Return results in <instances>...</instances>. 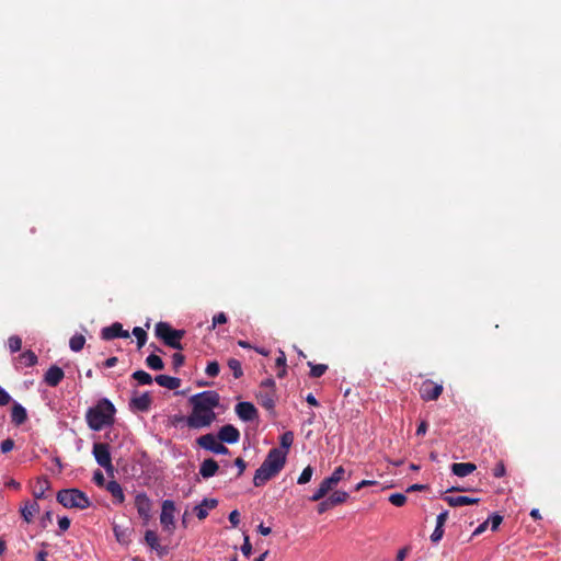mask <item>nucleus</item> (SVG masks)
Returning a JSON list of instances; mask_svg holds the SVG:
<instances>
[{"instance_id":"nucleus-1","label":"nucleus","mask_w":561,"mask_h":561,"mask_svg":"<svg viewBox=\"0 0 561 561\" xmlns=\"http://www.w3.org/2000/svg\"><path fill=\"white\" fill-rule=\"evenodd\" d=\"M220 396L214 390H206L190 398L192 412L186 417L190 428L208 427L216 420L214 409L219 407Z\"/></svg>"},{"instance_id":"nucleus-2","label":"nucleus","mask_w":561,"mask_h":561,"mask_svg":"<svg viewBox=\"0 0 561 561\" xmlns=\"http://www.w3.org/2000/svg\"><path fill=\"white\" fill-rule=\"evenodd\" d=\"M287 453L282 448L270 449L266 458L259 469H256L253 477V484L255 486L264 485L268 480L276 477L286 463Z\"/></svg>"},{"instance_id":"nucleus-3","label":"nucleus","mask_w":561,"mask_h":561,"mask_svg":"<svg viewBox=\"0 0 561 561\" xmlns=\"http://www.w3.org/2000/svg\"><path fill=\"white\" fill-rule=\"evenodd\" d=\"M115 413L114 404L108 399L103 398L94 407L88 409L85 421L92 431H101L114 423Z\"/></svg>"},{"instance_id":"nucleus-4","label":"nucleus","mask_w":561,"mask_h":561,"mask_svg":"<svg viewBox=\"0 0 561 561\" xmlns=\"http://www.w3.org/2000/svg\"><path fill=\"white\" fill-rule=\"evenodd\" d=\"M56 499L66 508L85 510L91 505L87 494L79 489L60 490Z\"/></svg>"},{"instance_id":"nucleus-5","label":"nucleus","mask_w":561,"mask_h":561,"mask_svg":"<svg viewBox=\"0 0 561 561\" xmlns=\"http://www.w3.org/2000/svg\"><path fill=\"white\" fill-rule=\"evenodd\" d=\"M156 336L160 339L167 346L182 351L184 347L181 343L185 334L184 330H175L167 322H158L154 328Z\"/></svg>"},{"instance_id":"nucleus-6","label":"nucleus","mask_w":561,"mask_h":561,"mask_svg":"<svg viewBox=\"0 0 561 561\" xmlns=\"http://www.w3.org/2000/svg\"><path fill=\"white\" fill-rule=\"evenodd\" d=\"M256 399L265 410L274 412L277 399L276 383L274 379L267 378L261 382L259 392L256 393Z\"/></svg>"},{"instance_id":"nucleus-7","label":"nucleus","mask_w":561,"mask_h":561,"mask_svg":"<svg viewBox=\"0 0 561 561\" xmlns=\"http://www.w3.org/2000/svg\"><path fill=\"white\" fill-rule=\"evenodd\" d=\"M92 454L99 466L105 469L107 474H113L114 466L110 453V446L106 443H94Z\"/></svg>"},{"instance_id":"nucleus-8","label":"nucleus","mask_w":561,"mask_h":561,"mask_svg":"<svg viewBox=\"0 0 561 561\" xmlns=\"http://www.w3.org/2000/svg\"><path fill=\"white\" fill-rule=\"evenodd\" d=\"M197 444L199 447L209 450L211 453L218 455H227L229 454V449L219 442L218 436L214 434H205L197 438Z\"/></svg>"},{"instance_id":"nucleus-9","label":"nucleus","mask_w":561,"mask_h":561,"mask_svg":"<svg viewBox=\"0 0 561 561\" xmlns=\"http://www.w3.org/2000/svg\"><path fill=\"white\" fill-rule=\"evenodd\" d=\"M174 512H175L174 502L171 500L163 501L161 515H160V523H161L163 529L170 534H172L175 528Z\"/></svg>"},{"instance_id":"nucleus-10","label":"nucleus","mask_w":561,"mask_h":561,"mask_svg":"<svg viewBox=\"0 0 561 561\" xmlns=\"http://www.w3.org/2000/svg\"><path fill=\"white\" fill-rule=\"evenodd\" d=\"M419 392L422 400L435 401L443 393V385L426 379L421 383Z\"/></svg>"},{"instance_id":"nucleus-11","label":"nucleus","mask_w":561,"mask_h":561,"mask_svg":"<svg viewBox=\"0 0 561 561\" xmlns=\"http://www.w3.org/2000/svg\"><path fill=\"white\" fill-rule=\"evenodd\" d=\"M135 506L138 515L148 523L151 518L152 503L146 493H138L135 497Z\"/></svg>"},{"instance_id":"nucleus-12","label":"nucleus","mask_w":561,"mask_h":561,"mask_svg":"<svg viewBox=\"0 0 561 561\" xmlns=\"http://www.w3.org/2000/svg\"><path fill=\"white\" fill-rule=\"evenodd\" d=\"M101 337L105 341H111L117 337L128 339L129 332L123 329L122 323L114 322L102 329Z\"/></svg>"},{"instance_id":"nucleus-13","label":"nucleus","mask_w":561,"mask_h":561,"mask_svg":"<svg viewBox=\"0 0 561 561\" xmlns=\"http://www.w3.org/2000/svg\"><path fill=\"white\" fill-rule=\"evenodd\" d=\"M145 542L151 550L156 551L159 557H164L169 553V547L160 543L159 537L153 530H147L145 533Z\"/></svg>"},{"instance_id":"nucleus-14","label":"nucleus","mask_w":561,"mask_h":561,"mask_svg":"<svg viewBox=\"0 0 561 561\" xmlns=\"http://www.w3.org/2000/svg\"><path fill=\"white\" fill-rule=\"evenodd\" d=\"M237 415L245 422L257 419L259 413L254 404L251 402H240L236 405Z\"/></svg>"},{"instance_id":"nucleus-15","label":"nucleus","mask_w":561,"mask_h":561,"mask_svg":"<svg viewBox=\"0 0 561 561\" xmlns=\"http://www.w3.org/2000/svg\"><path fill=\"white\" fill-rule=\"evenodd\" d=\"M218 439L224 443L234 444L240 438V432L231 424L224 425L218 432Z\"/></svg>"},{"instance_id":"nucleus-16","label":"nucleus","mask_w":561,"mask_h":561,"mask_svg":"<svg viewBox=\"0 0 561 561\" xmlns=\"http://www.w3.org/2000/svg\"><path fill=\"white\" fill-rule=\"evenodd\" d=\"M64 377H65L64 370L60 367L53 365L45 373L44 381L50 387H57L60 383V381L64 379Z\"/></svg>"},{"instance_id":"nucleus-17","label":"nucleus","mask_w":561,"mask_h":561,"mask_svg":"<svg viewBox=\"0 0 561 561\" xmlns=\"http://www.w3.org/2000/svg\"><path fill=\"white\" fill-rule=\"evenodd\" d=\"M152 403L149 392H144L140 396L133 397L129 407L134 410L146 412L150 409Z\"/></svg>"},{"instance_id":"nucleus-18","label":"nucleus","mask_w":561,"mask_h":561,"mask_svg":"<svg viewBox=\"0 0 561 561\" xmlns=\"http://www.w3.org/2000/svg\"><path fill=\"white\" fill-rule=\"evenodd\" d=\"M218 501L215 499H204L201 504L194 507V512L198 519H205L208 516V511L215 508Z\"/></svg>"},{"instance_id":"nucleus-19","label":"nucleus","mask_w":561,"mask_h":561,"mask_svg":"<svg viewBox=\"0 0 561 561\" xmlns=\"http://www.w3.org/2000/svg\"><path fill=\"white\" fill-rule=\"evenodd\" d=\"M444 500L451 507H458V506H465V505H473V504H478L479 501H480V499H478V497H469V496H466V495L445 496Z\"/></svg>"},{"instance_id":"nucleus-20","label":"nucleus","mask_w":561,"mask_h":561,"mask_svg":"<svg viewBox=\"0 0 561 561\" xmlns=\"http://www.w3.org/2000/svg\"><path fill=\"white\" fill-rule=\"evenodd\" d=\"M218 469H219V466H218L217 461L214 460L213 458H208L202 462L201 468H199V474L204 479H208V478L214 477L216 474V472L218 471Z\"/></svg>"},{"instance_id":"nucleus-21","label":"nucleus","mask_w":561,"mask_h":561,"mask_svg":"<svg viewBox=\"0 0 561 561\" xmlns=\"http://www.w3.org/2000/svg\"><path fill=\"white\" fill-rule=\"evenodd\" d=\"M27 420V412L24 407H22L20 403H14L11 410V422L20 426L24 424Z\"/></svg>"},{"instance_id":"nucleus-22","label":"nucleus","mask_w":561,"mask_h":561,"mask_svg":"<svg viewBox=\"0 0 561 561\" xmlns=\"http://www.w3.org/2000/svg\"><path fill=\"white\" fill-rule=\"evenodd\" d=\"M22 518L26 523H31L35 516L39 512V505L35 501H26L24 506L20 510Z\"/></svg>"},{"instance_id":"nucleus-23","label":"nucleus","mask_w":561,"mask_h":561,"mask_svg":"<svg viewBox=\"0 0 561 561\" xmlns=\"http://www.w3.org/2000/svg\"><path fill=\"white\" fill-rule=\"evenodd\" d=\"M345 470L342 466H339L334 469L333 473L322 480V484L329 490H333V488L343 479Z\"/></svg>"},{"instance_id":"nucleus-24","label":"nucleus","mask_w":561,"mask_h":561,"mask_svg":"<svg viewBox=\"0 0 561 561\" xmlns=\"http://www.w3.org/2000/svg\"><path fill=\"white\" fill-rule=\"evenodd\" d=\"M154 381L167 389L175 390L181 386V379L176 377H171L168 375H158L154 377Z\"/></svg>"},{"instance_id":"nucleus-25","label":"nucleus","mask_w":561,"mask_h":561,"mask_svg":"<svg viewBox=\"0 0 561 561\" xmlns=\"http://www.w3.org/2000/svg\"><path fill=\"white\" fill-rule=\"evenodd\" d=\"M476 465L471 462H455L451 465V472L457 477H467L476 470Z\"/></svg>"},{"instance_id":"nucleus-26","label":"nucleus","mask_w":561,"mask_h":561,"mask_svg":"<svg viewBox=\"0 0 561 561\" xmlns=\"http://www.w3.org/2000/svg\"><path fill=\"white\" fill-rule=\"evenodd\" d=\"M106 490L112 494V496L118 502V503H123L124 500H125V495H124V492H123V489L121 486V484L116 481H110L107 484H106Z\"/></svg>"},{"instance_id":"nucleus-27","label":"nucleus","mask_w":561,"mask_h":561,"mask_svg":"<svg viewBox=\"0 0 561 561\" xmlns=\"http://www.w3.org/2000/svg\"><path fill=\"white\" fill-rule=\"evenodd\" d=\"M146 365L150 368V369H153V370H162L164 368V363L163 360L161 359L160 356L156 355V354H150L147 358H146Z\"/></svg>"},{"instance_id":"nucleus-28","label":"nucleus","mask_w":561,"mask_h":561,"mask_svg":"<svg viewBox=\"0 0 561 561\" xmlns=\"http://www.w3.org/2000/svg\"><path fill=\"white\" fill-rule=\"evenodd\" d=\"M20 360L26 366V367H33L37 364V356L36 354L31 351V350H27L25 352H23L20 356H19Z\"/></svg>"},{"instance_id":"nucleus-29","label":"nucleus","mask_w":561,"mask_h":561,"mask_svg":"<svg viewBox=\"0 0 561 561\" xmlns=\"http://www.w3.org/2000/svg\"><path fill=\"white\" fill-rule=\"evenodd\" d=\"M228 367L231 369L233 377L239 379L243 376L241 362L237 358H229L227 362Z\"/></svg>"},{"instance_id":"nucleus-30","label":"nucleus","mask_w":561,"mask_h":561,"mask_svg":"<svg viewBox=\"0 0 561 561\" xmlns=\"http://www.w3.org/2000/svg\"><path fill=\"white\" fill-rule=\"evenodd\" d=\"M308 366L310 367V377L312 378H319L328 370V365L325 364H313L308 362Z\"/></svg>"},{"instance_id":"nucleus-31","label":"nucleus","mask_w":561,"mask_h":561,"mask_svg":"<svg viewBox=\"0 0 561 561\" xmlns=\"http://www.w3.org/2000/svg\"><path fill=\"white\" fill-rule=\"evenodd\" d=\"M348 497H350V495H348L347 492H345V491H335V492H333L329 496V500H330V503H332L333 506H336V505L345 503Z\"/></svg>"},{"instance_id":"nucleus-32","label":"nucleus","mask_w":561,"mask_h":561,"mask_svg":"<svg viewBox=\"0 0 561 561\" xmlns=\"http://www.w3.org/2000/svg\"><path fill=\"white\" fill-rule=\"evenodd\" d=\"M85 343V337L82 334L73 335L69 341V347L73 352H80Z\"/></svg>"},{"instance_id":"nucleus-33","label":"nucleus","mask_w":561,"mask_h":561,"mask_svg":"<svg viewBox=\"0 0 561 561\" xmlns=\"http://www.w3.org/2000/svg\"><path fill=\"white\" fill-rule=\"evenodd\" d=\"M131 377L138 381L139 385H150L152 382V377L145 370H136Z\"/></svg>"},{"instance_id":"nucleus-34","label":"nucleus","mask_w":561,"mask_h":561,"mask_svg":"<svg viewBox=\"0 0 561 561\" xmlns=\"http://www.w3.org/2000/svg\"><path fill=\"white\" fill-rule=\"evenodd\" d=\"M37 484L38 486L34 490L33 495L35 499H43L49 488V482L46 479H38Z\"/></svg>"},{"instance_id":"nucleus-35","label":"nucleus","mask_w":561,"mask_h":561,"mask_svg":"<svg viewBox=\"0 0 561 561\" xmlns=\"http://www.w3.org/2000/svg\"><path fill=\"white\" fill-rule=\"evenodd\" d=\"M8 346L11 353L20 352L22 348V340L18 335H11L8 339Z\"/></svg>"},{"instance_id":"nucleus-36","label":"nucleus","mask_w":561,"mask_h":561,"mask_svg":"<svg viewBox=\"0 0 561 561\" xmlns=\"http://www.w3.org/2000/svg\"><path fill=\"white\" fill-rule=\"evenodd\" d=\"M133 334L137 339L138 348H141L146 344V341H147L146 331L140 327H135L133 330Z\"/></svg>"},{"instance_id":"nucleus-37","label":"nucleus","mask_w":561,"mask_h":561,"mask_svg":"<svg viewBox=\"0 0 561 561\" xmlns=\"http://www.w3.org/2000/svg\"><path fill=\"white\" fill-rule=\"evenodd\" d=\"M294 443V434L293 432L288 431V432H285L282 436H280V446L282 448H284L283 450L287 453V450L291 447Z\"/></svg>"},{"instance_id":"nucleus-38","label":"nucleus","mask_w":561,"mask_h":561,"mask_svg":"<svg viewBox=\"0 0 561 561\" xmlns=\"http://www.w3.org/2000/svg\"><path fill=\"white\" fill-rule=\"evenodd\" d=\"M312 474H313V468L311 466H307L302 472L300 473L298 480H297V483L298 484H306L308 483L311 478H312Z\"/></svg>"},{"instance_id":"nucleus-39","label":"nucleus","mask_w":561,"mask_h":561,"mask_svg":"<svg viewBox=\"0 0 561 561\" xmlns=\"http://www.w3.org/2000/svg\"><path fill=\"white\" fill-rule=\"evenodd\" d=\"M389 502L394 506H403L407 503V496L403 493H393L389 496Z\"/></svg>"},{"instance_id":"nucleus-40","label":"nucleus","mask_w":561,"mask_h":561,"mask_svg":"<svg viewBox=\"0 0 561 561\" xmlns=\"http://www.w3.org/2000/svg\"><path fill=\"white\" fill-rule=\"evenodd\" d=\"M329 492L330 491L322 483H320L319 488L316 490V492L310 497V501L318 502V501L322 500Z\"/></svg>"},{"instance_id":"nucleus-41","label":"nucleus","mask_w":561,"mask_h":561,"mask_svg":"<svg viewBox=\"0 0 561 561\" xmlns=\"http://www.w3.org/2000/svg\"><path fill=\"white\" fill-rule=\"evenodd\" d=\"M220 371V367H219V364L218 362L216 360H213V362H209L207 364V367L205 369V373L209 376V377H217L218 374Z\"/></svg>"},{"instance_id":"nucleus-42","label":"nucleus","mask_w":561,"mask_h":561,"mask_svg":"<svg viewBox=\"0 0 561 561\" xmlns=\"http://www.w3.org/2000/svg\"><path fill=\"white\" fill-rule=\"evenodd\" d=\"M184 362H185V357L182 353L178 352L172 355V364H173V368L175 370H178L181 366H183Z\"/></svg>"},{"instance_id":"nucleus-43","label":"nucleus","mask_w":561,"mask_h":561,"mask_svg":"<svg viewBox=\"0 0 561 561\" xmlns=\"http://www.w3.org/2000/svg\"><path fill=\"white\" fill-rule=\"evenodd\" d=\"M493 477L495 478H502L506 473L505 465L502 460H500L495 467L493 468Z\"/></svg>"},{"instance_id":"nucleus-44","label":"nucleus","mask_w":561,"mask_h":561,"mask_svg":"<svg viewBox=\"0 0 561 561\" xmlns=\"http://www.w3.org/2000/svg\"><path fill=\"white\" fill-rule=\"evenodd\" d=\"M227 321H228V318H227L226 313L225 312H219V313L214 316L210 329H215L216 325L224 324Z\"/></svg>"},{"instance_id":"nucleus-45","label":"nucleus","mask_w":561,"mask_h":561,"mask_svg":"<svg viewBox=\"0 0 561 561\" xmlns=\"http://www.w3.org/2000/svg\"><path fill=\"white\" fill-rule=\"evenodd\" d=\"M14 448V440L11 438H7L0 443V450L3 454L11 451Z\"/></svg>"},{"instance_id":"nucleus-46","label":"nucleus","mask_w":561,"mask_h":561,"mask_svg":"<svg viewBox=\"0 0 561 561\" xmlns=\"http://www.w3.org/2000/svg\"><path fill=\"white\" fill-rule=\"evenodd\" d=\"M443 536H444V527L436 525L434 531L431 535V540L434 543H437L443 538Z\"/></svg>"},{"instance_id":"nucleus-47","label":"nucleus","mask_w":561,"mask_h":561,"mask_svg":"<svg viewBox=\"0 0 561 561\" xmlns=\"http://www.w3.org/2000/svg\"><path fill=\"white\" fill-rule=\"evenodd\" d=\"M241 551L245 557H250L252 553V545L250 542L249 536H244L243 545L241 546Z\"/></svg>"},{"instance_id":"nucleus-48","label":"nucleus","mask_w":561,"mask_h":561,"mask_svg":"<svg viewBox=\"0 0 561 561\" xmlns=\"http://www.w3.org/2000/svg\"><path fill=\"white\" fill-rule=\"evenodd\" d=\"M488 520L491 522V529L494 531L503 522V517L499 514H493Z\"/></svg>"},{"instance_id":"nucleus-49","label":"nucleus","mask_w":561,"mask_h":561,"mask_svg":"<svg viewBox=\"0 0 561 561\" xmlns=\"http://www.w3.org/2000/svg\"><path fill=\"white\" fill-rule=\"evenodd\" d=\"M331 507H333L332 503H330V500L329 497L322 502L319 503L318 507H317V511L319 514H323L324 512H327L328 510H330Z\"/></svg>"},{"instance_id":"nucleus-50","label":"nucleus","mask_w":561,"mask_h":561,"mask_svg":"<svg viewBox=\"0 0 561 561\" xmlns=\"http://www.w3.org/2000/svg\"><path fill=\"white\" fill-rule=\"evenodd\" d=\"M12 400L11 396L2 388H0V407H4Z\"/></svg>"},{"instance_id":"nucleus-51","label":"nucleus","mask_w":561,"mask_h":561,"mask_svg":"<svg viewBox=\"0 0 561 561\" xmlns=\"http://www.w3.org/2000/svg\"><path fill=\"white\" fill-rule=\"evenodd\" d=\"M229 522L233 527H237L240 523V513L237 510H233L229 514Z\"/></svg>"},{"instance_id":"nucleus-52","label":"nucleus","mask_w":561,"mask_h":561,"mask_svg":"<svg viewBox=\"0 0 561 561\" xmlns=\"http://www.w3.org/2000/svg\"><path fill=\"white\" fill-rule=\"evenodd\" d=\"M410 550H411L410 546H405L402 549H400L397 553L396 561H404V559L409 554Z\"/></svg>"},{"instance_id":"nucleus-53","label":"nucleus","mask_w":561,"mask_h":561,"mask_svg":"<svg viewBox=\"0 0 561 561\" xmlns=\"http://www.w3.org/2000/svg\"><path fill=\"white\" fill-rule=\"evenodd\" d=\"M58 526L61 531L68 530V528L70 527V519L66 516L60 517L58 519Z\"/></svg>"},{"instance_id":"nucleus-54","label":"nucleus","mask_w":561,"mask_h":561,"mask_svg":"<svg viewBox=\"0 0 561 561\" xmlns=\"http://www.w3.org/2000/svg\"><path fill=\"white\" fill-rule=\"evenodd\" d=\"M234 465L238 467V477H240L244 472L247 463L242 458L238 457L234 460Z\"/></svg>"},{"instance_id":"nucleus-55","label":"nucleus","mask_w":561,"mask_h":561,"mask_svg":"<svg viewBox=\"0 0 561 561\" xmlns=\"http://www.w3.org/2000/svg\"><path fill=\"white\" fill-rule=\"evenodd\" d=\"M93 480L99 486H103L105 483L104 476L100 470L94 472Z\"/></svg>"},{"instance_id":"nucleus-56","label":"nucleus","mask_w":561,"mask_h":561,"mask_svg":"<svg viewBox=\"0 0 561 561\" xmlns=\"http://www.w3.org/2000/svg\"><path fill=\"white\" fill-rule=\"evenodd\" d=\"M448 518V511H444L442 512L440 514L437 515V518H436V525L437 526H443L445 525L446 520Z\"/></svg>"},{"instance_id":"nucleus-57","label":"nucleus","mask_w":561,"mask_h":561,"mask_svg":"<svg viewBox=\"0 0 561 561\" xmlns=\"http://www.w3.org/2000/svg\"><path fill=\"white\" fill-rule=\"evenodd\" d=\"M277 367H286V356L283 351H279V355L275 360Z\"/></svg>"},{"instance_id":"nucleus-58","label":"nucleus","mask_w":561,"mask_h":561,"mask_svg":"<svg viewBox=\"0 0 561 561\" xmlns=\"http://www.w3.org/2000/svg\"><path fill=\"white\" fill-rule=\"evenodd\" d=\"M427 427H428V425H427L426 421H422L416 428V435L417 436L425 435Z\"/></svg>"},{"instance_id":"nucleus-59","label":"nucleus","mask_w":561,"mask_h":561,"mask_svg":"<svg viewBox=\"0 0 561 561\" xmlns=\"http://www.w3.org/2000/svg\"><path fill=\"white\" fill-rule=\"evenodd\" d=\"M377 484L376 481H373V480H363L360 481L359 483H357V485L355 486V490L356 491H359L360 489L365 488V486H369V485H375Z\"/></svg>"},{"instance_id":"nucleus-60","label":"nucleus","mask_w":561,"mask_h":561,"mask_svg":"<svg viewBox=\"0 0 561 561\" xmlns=\"http://www.w3.org/2000/svg\"><path fill=\"white\" fill-rule=\"evenodd\" d=\"M489 525V520H485L483 522L482 524H480L476 530L473 531L472 536H479L481 535L483 531H485L486 527Z\"/></svg>"},{"instance_id":"nucleus-61","label":"nucleus","mask_w":561,"mask_h":561,"mask_svg":"<svg viewBox=\"0 0 561 561\" xmlns=\"http://www.w3.org/2000/svg\"><path fill=\"white\" fill-rule=\"evenodd\" d=\"M257 531L263 536H268L272 533L271 527L264 526V524H260L257 526Z\"/></svg>"},{"instance_id":"nucleus-62","label":"nucleus","mask_w":561,"mask_h":561,"mask_svg":"<svg viewBox=\"0 0 561 561\" xmlns=\"http://www.w3.org/2000/svg\"><path fill=\"white\" fill-rule=\"evenodd\" d=\"M118 359L116 356H112L104 362V367L111 368L117 364Z\"/></svg>"},{"instance_id":"nucleus-63","label":"nucleus","mask_w":561,"mask_h":561,"mask_svg":"<svg viewBox=\"0 0 561 561\" xmlns=\"http://www.w3.org/2000/svg\"><path fill=\"white\" fill-rule=\"evenodd\" d=\"M306 401L310 404V405H313V407H318L319 405V402L318 400L314 398L313 394L309 393L306 398Z\"/></svg>"},{"instance_id":"nucleus-64","label":"nucleus","mask_w":561,"mask_h":561,"mask_svg":"<svg viewBox=\"0 0 561 561\" xmlns=\"http://www.w3.org/2000/svg\"><path fill=\"white\" fill-rule=\"evenodd\" d=\"M47 556H48V552L47 551H39L36 556V561H47Z\"/></svg>"}]
</instances>
